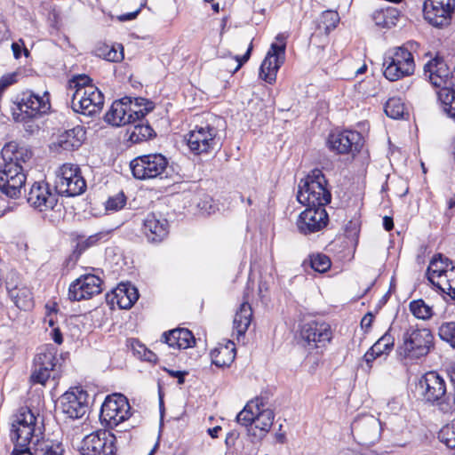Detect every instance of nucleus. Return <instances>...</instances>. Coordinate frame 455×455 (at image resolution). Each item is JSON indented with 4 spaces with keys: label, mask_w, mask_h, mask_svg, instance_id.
<instances>
[{
    "label": "nucleus",
    "mask_w": 455,
    "mask_h": 455,
    "mask_svg": "<svg viewBox=\"0 0 455 455\" xmlns=\"http://www.w3.org/2000/svg\"><path fill=\"white\" fill-rule=\"evenodd\" d=\"M424 75L433 86L440 88L437 99L443 111L455 118V67L451 72L443 58L436 55L424 65Z\"/></svg>",
    "instance_id": "nucleus-1"
},
{
    "label": "nucleus",
    "mask_w": 455,
    "mask_h": 455,
    "mask_svg": "<svg viewBox=\"0 0 455 455\" xmlns=\"http://www.w3.org/2000/svg\"><path fill=\"white\" fill-rule=\"evenodd\" d=\"M297 200L308 207L325 208L331 203V193L328 180L320 169L312 170L305 179L300 180Z\"/></svg>",
    "instance_id": "nucleus-2"
},
{
    "label": "nucleus",
    "mask_w": 455,
    "mask_h": 455,
    "mask_svg": "<svg viewBox=\"0 0 455 455\" xmlns=\"http://www.w3.org/2000/svg\"><path fill=\"white\" fill-rule=\"evenodd\" d=\"M50 93L45 91L43 95L28 90L17 95L11 106L13 121H25L30 118H41L51 111Z\"/></svg>",
    "instance_id": "nucleus-3"
},
{
    "label": "nucleus",
    "mask_w": 455,
    "mask_h": 455,
    "mask_svg": "<svg viewBox=\"0 0 455 455\" xmlns=\"http://www.w3.org/2000/svg\"><path fill=\"white\" fill-rule=\"evenodd\" d=\"M132 175L137 180L159 178L175 181L179 174L173 165L162 154H148L137 156L130 163Z\"/></svg>",
    "instance_id": "nucleus-4"
},
{
    "label": "nucleus",
    "mask_w": 455,
    "mask_h": 455,
    "mask_svg": "<svg viewBox=\"0 0 455 455\" xmlns=\"http://www.w3.org/2000/svg\"><path fill=\"white\" fill-rule=\"evenodd\" d=\"M418 45L416 42H408L386 54L383 62V74L387 80L397 81L404 76L413 75L415 61L411 50Z\"/></svg>",
    "instance_id": "nucleus-5"
},
{
    "label": "nucleus",
    "mask_w": 455,
    "mask_h": 455,
    "mask_svg": "<svg viewBox=\"0 0 455 455\" xmlns=\"http://www.w3.org/2000/svg\"><path fill=\"white\" fill-rule=\"evenodd\" d=\"M435 347V338L430 329L410 326L403 334V343L397 353L404 359H420Z\"/></svg>",
    "instance_id": "nucleus-6"
},
{
    "label": "nucleus",
    "mask_w": 455,
    "mask_h": 455,
    "mask_svg": "<svg viewBox=\"0 0 455 455\" xmlns=\"http://www.w3.org/2000/svg\"><path fill=\"white\" fill-rule=\"evenodd\" d=\"M415 394L425 404L443 406L448 404L449 395L444 379L435 371L421 375L415 383Z\"/></svg>",
    "instance_id": "nucleus-7"
},
{
    "label": "nucleus",
    "mask_w": 455,
    "mask_h": 455,
    "mask_svg": "<svg viewBox=\"0 0 455 455\" xmlns=\"http://www.w3.org/2000/svg\"><path fill=\"white\" fill-rule=\"evenodd\" d=\"M132 407L128 399L122 394H114L103 402L100 419L108 428H114L127 420L131 416Z\"/></svg>",
    "instance_id": "nucleus-8"
},
{
    "label": "nucleus",
    "mask_w": 455,
    "mask_h": 455,
    "mask_svg": "<svg viewBox=\"0 0 455 455\" xmlns=\"http://www.w3.org/2000/svg\"><path fill=\"white\" fill-rule=\"evenodd\" d=\"M86 189V181L80 169L72 164H63L57 177L54 190L60 196H76Z\"/></svg>",
    "instance_id": "nucleus-9"
},
{
    "label": "nucleus",
    "mask_w": 455,
    "mask_h": 455,
    "mask_svg": "<svg viewBox=\"0 0 455 455\" xmlns=\"http://www.w3.org/2000/svg\"><path fill=\"white\" fill-rule=\"evenodd\" d=\"M57 353V347L51 344L40 348L34 358L33 370L29 378L33 385H45L51 378V372L55 371L58 363Z\"/></svg>",
    "instance_id": "nucleus-10"
},
{
    "label": "nucleus",
    "mask_w": 455,
    "mask_h": 455,
    "mask_svg": "<svg viewBox=\"0 0 455 455\" xmlns=\"http://www.w3.org/2000/svg\"><path fill=\"white\" fill-rule=\"evenodd\" d=\"M381 422L373 415L356 417L351 424V432L355 442L362 446L376 443L380 438Z\"/></svg>",
    "instance_id": "nucleus-11"
},
{
    "label": "nucleus",
    "mask_w": 455,
    "mask_h": 455,
    "mask_svg": "<svg viewBox=\"0 0 455 455\" xmlns=\"http://www.w3.org/2000/svg\"><path fill=\"white\" fill-rule=\"evenodd\" d=\"M116 436L106 429L86 435L78 448L82 455H115Z\"/></svg>",
    "instance_id": "nucleus-12"
},
{
    "label": "nucleus",
    "mask_w": 455,
    "mask_h": 455,
    "mask_svg": "<svg viewBox=\"0 0 455 455\" xmlns=\"http://www.w3.org/2000/svg\"><path fill=\"white\" fill-rule=\"evenodd\" d=\"M218 130L213 125H196L189 132L187 143L190 151L195 155L207 154L220 148L217 139Z\"/></svg>",
    "instance_id": "nucleus-13"
},
{
    "label": "nucleus",
    "mask_w": 455,
    "mask_h": 455,
    "mask_svg": "<svg viewBox=\"0 0 455 455\" xmlns=\"http://www.w3.org/2000/svg\"><path fill=\"white\" fill-rule=\"evenodd\" d=\"M103 105L104 95L94 85L75 91L71 100V108L74 112L89 116L99 113Z\"/></svg>",
    "instance_id": "nucleus-14"
},
{
    "label": "nucleus",
    "mask_w": 455,
    "mask_h": 455,
    "mask_svg": "<svg viewBox=\"0 0 455 455\" xmlns=\"http://www.w3.org/2000/svg\"><path fill=\"white\" fill-rule=\"evenodd\" d=\"M332 337L331 325L325 322L310 321L299 331V343L309 350L325 347Z\"/></svg>",
    "instance_id": "nucleus-15"
},
{
    "label": "nucleus",
    "mask_w": 455,
    "mask_h": 455,
    "mask_svg": "<svg viewBox=\"0 0 455 455\" xmlns=\"http://www.w3.org/2000/svg\"><path fill=\"white\" fill-rule=\"evenodd\" d=\"M363 135L356 131L345 130L343 132H331L327 139L329 149L338 155L359 153L363 147Z\"/></svg>",
    "instance_id": "nucleus-16"
},
{
    "label": "nucleus",
    "mask_w": 455,
    "mask_h": 455,
    "mask_svg": "<svg viewBox=\"0 0 455 455\" xmlns=\"http://www.w3.org/2000/svg\"><path fill=\"white\" fill-rule=\"evenodd\" d=\"M455 12V0H426L423 4L424 18L436 28L451 24Z\"/></svg>",
    "instance_id": "nucleus-17"
},
{
    "label": "nucleus",
    "mask_w": 455,
    "mask_h": 455,
    "mask_svg": "<svg viewBox=\"0 0 455 455\" xmlns=\"http://www.w3.org/2000/svg\"><path fill=\"white\" fill-rule=\"evenodd\" d=\"M102 283L95 275H83L69 285L68 299L72 301L90 299L102 291Z\"/></svg>",
    "instance_id": "nucleus-18"
},
{
    "label": "nucleus",
    "mask_w": 455,
    "mask_h": 455,
    "mask_svg": "<svg viewBox=\"0 0 455 455\" xmlns=\"http://www.w3.org/2000/svg\"><path fill=\"white\" fill-rule=\"evenodd\" d=\"M58 201V193L52 192L50 185L44 181L34 182L27 195V202L39 212L53 210Z\"/></svg>",
    "instance_id": "nucleus-19"
},
{
    "label": "nucleus",
    "mask_w": 455,
    "mask_h": 455,
    "mask_svg": "<svg viewBox=\"0 0 455 455\" xmlns=\"http://www.w3.org/2000/svg\"><path fill=\"white\" fill-rule=\"evenodd\" d=\"M329 222L328 213L323 207H308L297 220V228L303 235H310L322 230Z\"/></svg>",
    "instance_id": "nucleus-20"
},
{
    "label": "nucleus",
    "mask_w": 455,
    "mask_h": 455,
    "mask_svg": "<svg viewBox=\"0 0 455 455\" xmlns=\"http://www.w3.org/2000/svg\"><path fill=\"white\" fill-rule=\"evenodd\" d=\"M88 394L79 388L67 391L60 398L61 411L71 419H81L88 410Z\"/></svg>",
    "instance_id": "nucleus-21"
},
{
    "label": "nucleus",
    "mask_w": 455,
    "mask_h": 455,
    "mask_svg": "<svg viewBox=\"0 0 455 455\" xmlns=\"http://www.w3.org/2000/svg\"><path fill=\"white\" fill-rule=\"evenodd\" d=\"M286 45L273 43L259 68V77L268 84L275 82L276 74L285 60Z\"/></svg>",
    "instance_id": "nucleus-22"
},
{
    "label": "nucleus",
    "mask_w": 455,
    "mask_h": 455,
    "mask_svg": "<svg viewBox=\"0 0 455 455\" xmlns=\"http://www.w3.org/2000/svg\"><path fill=\"white\" fill-rule=\"evenodd\" d=\"M168 220L160 214L149 212L143 220L141 232L149 243L158 244L169 235Z\"/></svg>",
    "instance_id": "nucleus-23"
},
{
    "label": "nucleus",
    "mask_w": 455,
    "mask_h": 455,
    "mask_svg": "<svg viewBox=\"0 0 455 455\" xmlns=\"http://www.w3.org/2000/svg\"><path fill=\"white\" fill-rule=\"evenodd\" d=\"M14 448L12 455H23L29 453L32 443H35L37 435H35V427H19L17 424H12L11 435Z\"/></svg>",
    "instance_id": "nucleus-24"
},
{
    "label": "nucleus",
    "mask_w": 455,
    "mask_h": 455,
    "mask_svg": "<svg viewBox=\"0 0 455 455\" xmlns=\"http://www.w3.org/2000/svg\"><path fill=\"white\" fill-rule=\"evenodd\" d=\"M139 299V291L137 288L131 284L120 283L118 286L112 291L111 293H108L106 299L108 304L114 305L115 303L121 309H129Z\"/></svg>",
    "instance_id": "nucleus-25"
},
{
    "label": "nucleus",
    "mask_w": 455,
    "mask_h": 455,
    "mask_svg": "<svg viewBox=\"0 0 455 455\" xmlns=\"http://www.w3.org/2000/svg\"><path fill=\"white\" fill-rule=\"evenodd\" d=\"M130 99L125 96L120 100H115L109 110L106 113L104 120L113 126H124L131 124V114L128 115L127 104Z\"/></svg>",
    "instance_id": "nucleus-26"
},
{
    "label": "nucleus",
    "mask_w": 455,
    "mask_h": 455,
    "mask_svg": "<svg viewBox=\"0 0 455 455\" xmlns=\"http://www.w3.org/2000/svg\"><path fill=\"white\" fill-rule=\"evenodd\" d=\"M8 294L15 306L21 310H29L34 307V299L29 288L25 285L6 282Z\"/></svg>",
    "instance_id": "nucleus-27"
},
{
    "label": "nucleus",
    "mask_w": 455,
    "mask_h": 455,
    "mask_svg": "<svg viewBox=\"0 0 455 455\" xmlns=\"http://www.w3.org/2000/svg\"><path fill=\"white\" fill-rule=\"evenodd\" d=\"M85 130L81 125H76L66 130L58 137V145L63 149L73 151L78 149L85 140Z\"/></svg>",
    "instance_id": "nucleus-28"
},
{
    "label": "nucleus",
    "mask_w": 455,
    "mask_h": 455,
    "mask_svg": "<svg viewBox=\"0 0 455 455\" xmlns=\"http://www.w3.org/2000/svg\"><path fill=\"white\" fill-rule=\"evenodd\" d=\"M128 124L130 126L126 130V136L132 144L147 141L156 137V132L145 119Z\"/></svg>",
    "instance_id": "nucleus-29"
},
{
    "label": "nucleus",
    "mask_w": 455,
    "mask_h": 455,
    "mask_svg": "<svg viewBox=\"0 0 455 455\" xmlns=\"http://www.w3.org/2000/svg\"><path fill=\"white\" fill-rule=\"evenodd\" d=\"M65 448L61 441L36 437L32 443L29 455H63Z\"/></svg>",
    "instance_id": "nucleus-30"
},
{
    "label": "nucleus",
    "mask_w": 455,
    "mask_h": 455,
    "mask_svg": "<svg viewBox=\"0 0 455 455\" xmlns=\"http://www.w3.org/2000/svg\"><path fill=\"white\" fill-rule=\"evenodd\" d=\"M235 346L231 340H228L225 345L214 348L211 352L212 362L219 368L228 367L235 358Z\"/></svg>",
    "instance_id": "nucleus-31"
},
{
    "label": "nucleus",
    "mask_w": 455,
    "mask_h": 455,
    "mask_svg": "<svg viewBox=\"0 0 455 455\" xmlns=\"http://www.w3.org/2000/svg\"><path fill=\"white\" fill-rule=\"evenodd\" d=\"M32 156L33 152L29 148L14 143L6 145L2 150L4 161L11 160L19 165L26 164Z\"/></svg>",
    "instance_id": "nucleus-32"
},
{
    "label": "nucleus",
    "mask_w": 455,
    "mask_h": 455,
    "mask_svg": "<svg viewBox=\"0 0 455 455\" xmlns=\"http://www.w3.org/2000/svg\"><path fill=\"white\" fill-rule=\"evenodd\" d=\"M130 103L127 104L128 115L131 114V124L136 123L138 120L145 119V116L155 108L153 101L141 98H132L129 97Z\"/></svg>",
    "instance_id": "nucleus-33"
},
{
    "label": "nucleus",
    "mask_w": 455,
    "mask_h": 455,
    "mask_svg": "<svg viewBox=\"0 0 455 455\" xmlns=\"http://www.w3.org/2000/svg\"><path fill=\"white\" fill-rule=\"evenodd\" d=\"M252 317V308L247 301L240 305L239 309L236 311L234 321L233 328L236 332L237 337L243 336L247 331Z\"/></svg>",
    "instance_id": "nucleus-34"
},
{
    "label": "nucleus",
    "mask_w": 455,
    "mask_h": 455,
    "mask_svg": "<svg viewBox=\"0 0 455 455\" xmlns=\"http://www.w3.org/2000/svg\"><path fill=\"white\" fill-rule=\"evenodd\" d=\"M256 415L255 420L253 423V427L255 429H259V433L257 434L256 436L262 437L264 436L271 428L275 413L270 409H261L258 403H255Z\"/></svg>",
    "instance_id": "nucleus-35"
},
{
    "label": "nucleus",
    "mask_w": 455,
    "mask_h": 455,
    "mask_svg": "<svg viewBox=\"0 0 455 455\" xmlns=\"http://www.w3.org/2000/svg\"><path fill=\"white\" fill-rule=\"evenodd\" d=\"M108 232H99L97 234L92 235L86 239H84V235H77L76 240L78 241L75 250L72 254L69 256L68 260H72L76 262L80 256L90 247L96 245L101 239L107 237Z\"/></svg>",
    "instance_id": "nucleus-36"
},
{
    "label": "nucleus",
    "mask_w": 455,
    "mask_h": 455,
    "mask_svg": "<svg viewBox=\"0 0 455 455\" xmlns=\"http://www.w3.org/2000/svg\"><path fill=\"white\" fill-rule=\"evenodd\" d=\"M401 12L395 7H387L377 10L372 14L375 24L381 28H390L395 26Z\"/></svg>",
    "instance_id": "nucleus-37"
},
{
    "label": "nucleus",
    "mask_w": 455,
    "mask_h": 455,
    "mask_svg": "<svg viewBox=\"0 0 455 455\" xmlns=\"http://www.w3.org/2000/svg\"><path fill=\"white\" fill-rule=\"evenodd\" d=\"M451 266H454L453 265V262L448 259L447 257H443L442 254H438V255H435L432 260L430 261V265L427 268V279L434 284V285H437L435 283V282L433 281V277L434 276H438V277H441V276H446V274L448 273V271H450V268L451 267Z\"/></svg>",
    "instance_id": "nucleus-38"
},
{
    "label": "nucleus",
    "mask_w": 455,
    "mask_h": 455,
    "mask_svg": "<svg viewBox=\"0 0 455 455\" xmlns=\"http://www.w3.org/2000/svg\"><path fill=\"white\" fill-rule=\"evenodd\" d=\"M255 403L251 402L245 405V407L237 414L236 421L247 427L248 435L256 436L257 433L254 431L253 423L255 420L256 410Z\"/></svg>",
    "instance_id": "nucleus-39"
},
{
    "label": "nucleus",
    "mask_w": 455,
    "mask_h": 455,
    "mask_svg": "<svg viewBox=\"0 0 455 455\" xmlns=\"http://www.w3.org/2000/svg\"><path fill=\"white\" fill-rule=\"evenodd\" d=\"M409 309L412 315L419 320L427 321L434 315L433 307L427 304L423 299L411 300Z\"/></svg>",
    "instance_id": "nucleus-40"
},
{
    "label": "nucleus",
    "mask_w": 455,
    "mask_h": 455,
    "mask_svg": "<svg viewBox=\"0 0 455 455\" xmlns=\"http://www.w3.org/2000/svg\"><path fill=\"white\" fill-rule=\"evenodd\" d=\"M306 264H308L314 271L318 273H325L331 267V259L323 253L309 255L308 259H306L303 263L304 266Z\"/></svg>",
    "instance_id": "nucleus-41"
},
{
    "label": "nucleus",
    "mask_w": 455,
    "mask_h": 455,
    "mask_svg": "<svg viewBox=\"0 0 455 455\" xmlns=\"http://www.w3.org/2000/svg\"><path fill=\"white\" fill-rule=\"evenodd\" d=\"M339 22V13L335 11H324L318 22V29L323 30L325 35H328L333 30Z\"/></svg>",
    "instance_id": "nucleus-42"
},
{
    "label": "nucleus",
    "mask_w": 455,
    "mask_h": 455,
    "mask_svg": "<svg viewBox=\"0 0 455 455\" xmlns=\"http://www.w3.org/2000/svg\"><path fill=\"white\" fill-rule=\"evenodd\" d=\"M395 346V338L390 329L386 331L372 346V352L376 351L380 356L388 355Z\"/></svg>",
    "instance_id": "nucleus-43"
},
{
    "label": "nucleus",
    "mask_w": 455,
    "mask_h": 455,
    "mask_svg": "<svg viewBox=\"0 0 455 455\" xmlns=\"http://www.w3.org/2000/svg\"><path fill=\"white\" fill-rule=\"evenodd\" d=\"M386 115L393 119H399L403 116L404 105L399 98H390L385 104Z\"/></svg>",
    "instance_id": "nucleus-44"
},
{
    "label": "nucleus",
    "mask_w": 455,
    "mask_h": 455,
    "mask_svg": "<svg viewBox=\"0 0 455 455\" xmlns=\"http://www.w3.org/2000/svg\"><path fill=\"white\" fill-rule=\"evenodd\" d=\"M439 338L455 349V322H443L438 327Z\"/></svg>",
    "instance_id": "nucleus-45"
},
{
    "label": "nucleus",
    "mask_w": 455,
    "mask_h": 455,
    "mask_svg": "<svg viewBox=\"0 0 455 455\" xmlns=\"http://www.w3.org/2000/svg\"><path fill=\"white\" fill-rule=\"evenodd\" d=\"M438 439L449 449H455V421L441 428L438 433Z\"/></svg>",
    "instance_id": "nucleus-46"
},
{
    "label": "nucleus",
    "mask_w": 455,
    "mask_h": 455,
    "mask_svg": "<svg viewBox=\"0 0 455 455\" xmlns=\"http://www.w3.org/2000/svg\"><path fill=\"white\" fill-rule=\"evenodd\" d=\"M445 278V283L443 285L437 284L436 287L443 293H446L452 300H455V266H451Z\"/></svg>",
    "instance_id": "nucleus-47"
},
{
    "label": "nucleus",
    "mask_w": 455,
    "mask_h": 455,
    "mask_svg": "<svg viewBox=\"0 0 455 455\" xmlns=\"http://www.w3.org/2000/svg\"><path fill=\"white\" fill-rule=\"evenodd\" d=\"M36 418L34 413L28 408H21L19 413L16 415V419L12 424L22 427H35Z\"/></svg>",
    "instance_id": "nucleus-48"
},
{
    "label": "nucleus",
    "mask_w": 455,
    "mask_h": 455,
    "mask_svg": "<svg viewBox=\"0 0 455 455\" xmlns=\"http://www.w3.org/2000/svg\"><path fill=\"white\" fill-rule=\"evenodd\" d=\"M126 204V196L124 192H120L111 196L106 202V210L116 212L121 210Z\"/></svg>",
    "instance_id": "nucleus-49"
},
{
    "label": "nucleus",
    "mask_w": 455,
    "mask_h": 455,
    "mask_svg": "<svg viewBox=\"0 0 455 455\" xmlns=\"http://www.w3.org/2000/svg\"><path fill=\"white\" fill-rule=\"evenodd\" d=\"M180 348L185 349L196 344V339L188 329L178 328Z\"/></svg>",
    "instance_id": "nucleus-50"
},
{
    "label": "nucleus",
    "mask_w": 455,
    "mask_h": 455,
    "mask_svg": "<svg viewBox=\"0 0 455 455\" xmlns=\"http://www.w3.org/2000/svg\"><path fill=\"white\" fill-rule=\"evenodd\" d=\"M92 84V79L87 75H78L75 76L70 81H69V87L72 89L79 90V89H85Z\"/></svg>",
    "instance_id": "nucleus-51"
},
{
    "label": "nucleus",
    "mask_w": 455,
    "mask_h": 455,
    "mask_svg": "<svg viewBox=\"0 0 455 455\" xmlns=\"http://www.w3.org/2000/svg\"><path fill=\"white\" fill-rule=\"evenodd\" d=\"M178 333V328L165 331L162 335V340L164 343H166L170 347L181 349L180 346L179 345L180 341Z\"/></svg>",
    "instance_id": "nucleus-52"
},
{
    "label": "nucleus",
    "mask_w": 455,
    "mask_h": 455,
    "mask_svg": "<svg viewBox=\"0 0 455 455\" xmlns=\"http://www.w3.org/2000/svg\"><path fill=\"white\" fill-rule=\"evenodd\" d=\"M3 169L10 173L13 178H17V176L20 175H26L25 173V168L23 165H19V164H14V162L11 160L4 161V164L3 166Z\"/></svg>",
    "instance_id": "nucleus-53"
},
{
    "label": "nucleus",
    "mask_w": 455,
    "mask_h": 455,
    "mask_svg": "<svg viewBox=\"0 0 455 455\" xmlns=\"http://www.w3.org/2000/svg\"><path fill=\"white\" fill-rule=\"evenodd\" d=\"M27 176L26 175H20L17 176V178H13L10 180L11 185H12V190L13 196H20L21 195V189L23 188L25 183H26Z\"/></svg>",
    "instance_id": "nucleus-54"
},
{
    "label": "nucleus",
    "mask_w": 455,
    "mask_h": 455,
    "mask_svg": "<svg viewBox=\"0 0 455 455\" xmlns=\"http://www.w3.org/2000/svg\"><path fill=\"white\" fill-rule=\"evenodd\" d=\"M12 185H11L10 180L7 178L0 177V192L4 195L6 197L16 199L19 198V196H13L12 190Z\"/></svg>",
    "instance_id": "nucleus-55"
},
{
    "label": "nucleus",
    "mask_w": 455,
    "mask_h": 455,
    "mask_svg": "<svg viewBox=\"0 0 455 455\" xmlns=\"http://www.w3.org/2000/svg\"><path fill=\"white\" fill-rule=\"evenodd\" d=\"M252 52V43L250 44L246 52L243 56H235V60L237 62L235 68L234 70L230 71L232 74H235L236 71H238L244 63H246L249 59L251 58V54Z\"/></svg>",
    "instance_id": "nucleus-56"
},
{
    "label": "nucleus",
    "mask_w": 455,
    "mask_h": 455,
    "mask_svg": "<svg viewBox=\"0 0 455 455\" xmlns=\"http://www.w3.org/2000/svg\"><path fill=\"white\" fill-rule=\"evenodd\" d=\"M120 51L115 48V46L111 45V48L108 50L109 54L108 56L107 60L111 62H118L123 60L124 59V48L122 45H119Z\"/></svg>",
    "instance_id": "nucleus-57"
},
{
    "label": "nucleus",
    "mask_w": 455,
    "mask_h": 455,
    "mask_svg": "<svg viewBox=\"0 0 455 455\" xmlns=\"http://www.w3.org/2000/svg\"><path fill=\"white\" fill-rule=\"evenodd\" d=\"M38 118H30L29 120L25 121H14L15 123H20L23 124L26 132L29 135L35 133L39 131V125L35 123Z\"/></svg>",
    "instance_id": "nucleus-58"
},
{
    "label": "nucleus",
    "mask_w": 455,
    "mask_h": 455,
    "mask_svg": "<svg viewBox=\"0 0 455 455\" xmlns=\"http://www.w3.org/2000/svg\"><path fill=\"white\" fill-rule=\"evenodd\" d=\"M136 345L139 347V348H141V350H143V355L140 357L141 359H143V360H145L147 362H150V363L156 362L157 356H156V355L154 352H152L149 349H148L140 341H136Z\"/></svg>",
    "instance_id": "nucleus-59"
},
{
    "label": "nucleus",
    "mask_w": 455,
    "mask_h": 455,
    "mask_svg": "<svg viewBox=\"0 0 455 455\" xmlns=\"http://www.w3.org/2000/svg\"><path fill=\"white\" fill-rule=\"evenodd\" d=\"M111 48V45L106 44H99L96 45L93 53L95 56L107 60L108 56L109 54L108 50Z\"/></svg>",
    "instance_id": "nucleus-60"
},
{
    "label": "nucleus",
    "mask_w": 455,
    "mask_h": 455,
    "mask_svg": "<svg viewBox=\"0 0 455 455\" xmlns=\"http://www.w3.org/2000/svg\"><path fill=\"white\" fill-rule=\"evenodd\" d=\"M164 371L172 378L177 379V382L179 385H183L185 383V377L188 374L186 371H174L164 369Z\"/></svg>",
    "instance_id": "nucleus-61"
},
{
    "label": "nucleus",
    "mask_w": 455,
    "mask_h": 455,
    "mask_svg": "<svg viewBox=\"0 0 455 455\" xmlns=\"http://www.w3.org/2000/svg\"><path fill=\"white\" fill-rule=\"evenodd\" d=\"M374 319V315L371 312H368L361 320V327L364 330L365 332H368L371 328L372 323Z\"/></svg>",
    "instance_id": "nucleus-62"
},
{
    "label": "nucleus",
    "mask_w": 455,
    "mask_h": 455,
    "mask_svg": "<svg viewBox=\"0 0 455 455\" xmlns=\"http://www.w3.org/2000/svg\"><path fill=\"white\" fill-rule=\"evenodd\" d=\"M238 437H239V433L235 430L228 433L226 439H225V443L228 450L235 446V442L238 439Z\"/></svg>",
    "instance_id": "nucleus-63"
},
{
    "label": "nucleus",
    "mask_w": 455,
    "mask_h": 455,
    "mask_svg": "<svg viewBox=\"0 0 455 455\" xmlns=\"http://www.w3.org/2000/svg\"><path fill=\"white\" fill-rule=\"evenodd\" d=\"M379 356L380 355L379 354H377L376 351L372 352V347H371L369 348V350L365 353L363 358H364L367 365L371 368L373 361Z\"/></svg>",
    "instance_id": "nucleus-64"
}]
</instances>
